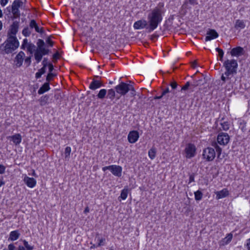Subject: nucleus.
Instances as JSON below:
<instances>
[{
  "mask_svg": "<svg viewBox=\"0 0 250 250\" xmlns=\"http://www.w3.org/2000/svg\"><path fill=\"white\" fill-rule=\"evenodd\" d=\"M223 66L225 68V71H227V74L229 73L237 74L238 63L236 60H227L224 62Z\"/></svg>",
  "mask_w": 250,
  "mask_h": 250,
  "instance_id": "6",
  "label": "nucleus"
},
{
  "mask_svg": "<svg viewBox=\"0 0 250 250\" xmlns=\"http://www.w3.org/2000/svg\"><path fill=\"white\" fill-rule=\"evenodd\" d=\"M244 48L241 46H237L232 48L230 54L232 56H240L244 54Z\"/></svg>",
  "mask_w": 250,
  "mask_h": 250,
  "instance_id": "17",
  "label": "nucleus"
},
{
  "mask_svg": "<svg viewBox=\"0 0 250 250\" xmlns=\"http://www.w3.org/2000/svg\"><path fill=\"white\" fill-rule=\"evenodd\" d=\"M6 167L2 165H0V174L5 173Z\"/></svg>",
  "mask_w": 250,
  "mask_h": 250,
  "instance_id": "53",
  "label": "nucleus"
},
{
  "mask_svg": "<svg viewBox=\"0 0 250 250\" xmlns=\"http://www.w3.org/2000/svg\"><path fill=\"white\" fill-rule=\"evenodd\" d=\"M196 150V148L194 144L191 143L188 144L185 148L186 157L187 158L193 157L195 155Z\"/></svg>",
  "mask_w": 250,
  "mask_h": 250,
  "instance_id": "10",
  "label": "nucleus"
},
{
  "mask_svg": "<svg viewBox=\"0 0 250 250\" xmlns=\"http://www.w3.org/2000/svg\"><path fill=\"white\" fill-rule=\"evenodd\" d=\"M122 167L120 166L111 165L110 171L115 176L120 177L122 176Z\"/></svg>",
  "mask_w": 250,
  "mask_h": 250,
  "instance_id": "14",
  "label": "nucleus"
},
{
  "mask_svg": "<svg viewBox=\"0 0 250 250\" xmlns=\"http://www.w3.org/2000/svg\"><path fill=\"white\" fill-rule=\"evenodd\" d=\"M170 85L171 86L172 89H176L178 85V84L176 82H173L171 83Z\"/></svg>",
  "mask_w": 250,
  "mask_h": 250,
  "instance_id": "56",
  "label": "nucleus"
},
{
  "mask_svg": "<svg viewBox=\"0 0 250 250\" xmlns=\"http://www.w3.org/2000/svg\"><path fill=\"white\" fill-rule=\"evenodd\" d=\"M246 24L243 20H237L234 24V28L236 30H240L245 28Z\"/></svg>",
  "mask_w": 250,
  "mask_h": 250,
  "instance_id": "25",
  "label": "nucleus"
},
{
  "mask_svg": "<svg viewBox=\"0 0 250 250\" xmlns=\"http://www.w3.org/2000/svg\"><path fill=\"white\" fill-rule=\"evenodd\" d=\"M49 99V96L48 95H45L41 97L39 100L40 102V105L41 106H44L48 104V102Z\"/></svg>",
  "mask_w": 250,
  "mask_h": 250,
  "instance_id": "28",
  "label": "nucleus"
},
{
  "mask_svg": "<svg viewBox=\"0 0 250 250\" xmlns=\"http://www.w3.org/2000/svg\"><path fill=\"white\" fill-rule=\"evenodd\" d=\"M128 194V189L127 188H124L122 191L121 193V195L119 198H121L123 200H125Z\"/></svg>",
  "mask_w": 250,
  "mask_h": 250,
  "instance_id": "37",
  "label": "nucleus"
},
{
  "mask_svg": "<svg viewBox=\"0 0 250 250\" xmlns=\"http://www.w3.org/2000/svg\"><path fill=\"white\" fill-rule=\"evenodd\" d=\"M50 89L49 83L46 82L40 88L38 93L39 94L41 95L48 91Z\"/></svg>",
  "mask_w": 250,
  "mask_h": 250,
  "instance_id": "24",
  "label": "nucleus"
},
{
  "mask_svg": "<svg viewBox=\"0 0 250 250\" xmlns=\"http://www.w3.org/2000/svg\"><path fill=\"white\" fill-rule=\"evenodd\" d=\"M19 46V41L16 36H10L0 46V53L2 55L12 53Z\"/></svg>",
  "mask_w": 250,
  "mask_h": 250,
  "instance_id": "2",
  "label": "nucleus"
},
{
  "mask_svg": "<svg viewBox=\"0 0 250 250\" xmlns=\"http://www.w3.org/2000/svg\"><path fill=\"white\" fill-rule=\"evenodd\" d=\"M37 48L34 53V57L36 63L40 62L42 59L43 56L48 55L50 50L45 47V44L42 39H38L37 42Z\"/></svg>",
  "mask_w": 250,
  "mask_h": 250,
  "instance_id": "3",
  "label": "nucleus"
},
{
  "mask_svg": "<svg viewBox=\"0 0 250 250\" xmlns=\"http://www.w3.org/2000/svg\"><path fill=\"white\" fill-rule=\"evenodd\" d=\"M0 4L2 6H4L7 4L8 2V0H0Z\"/></svg>",
  "mask_w": 250,
  "mask_h": 250,
  "instance_id": "58",
  "label": "nucleus"
},
{
  "mask_svg": "<svg viewBox=\"0 0 250 250\" xmlns=\"http://www.w3.org/2000/svg\"><path fill=\"white\" fill-rule=\"evenodd\" d=\"M212 146L216 149V151L218 154V157L219 158L222 152V148L219 146H218L216 143H214L213 144H212Z\"/></svg>",
  "mask_w": 250,
  "mask_h": 250,
  "instance_id": "40",
  "label": "nucleus"
},
{
  "mask_svg": "<svg viewBox=\"0 0 250 250\" xmlns=\"http://www.w3.org/2000/svg\"><path fill=\"white\" fill-rule=\"evenodd\" d=\"M20 233L18 230H13L10 232L8 240L15 241L19 238Z\"/></svg>",
  "mask_w": 250,
  "mask_h": 250,
  "instance_id": "23",
  "label": "nucleus"
},
{
  "mask_svg": "<svg viewBox=\"0 0 250 250\" xmlns=\"http://www.w3.org/2000/svg\"><path fill=\"white\" fill-rule=\"evenodd\" d=\"M60 55L58 52H56L53 55V58L54 59V62L57 61V60L59 58Z\"/></svg>",
  "mask_w": 250,
  "mask_h": 250,
  "instance_id": "52",
  "label": "nucleus"
},
{
  "mask_svg": "<svg viewBox=\"0 0 250 250\" xmlns=\"http://www.w3.org/2000/svg\"><path fill=\"white\" fill-rule=\"evenodd\" d=\"M203 157L208 162L212 161L215 157L214 149L211 147H207L203 150Z\"/></svg>",
  "mask_w": 250,
  "mask_h": 250,
  "instance_id": "8",
  "label": "nucleus"
},
{
  "mask_svg": "<svg viewBox=\"0 0 250 250\" xmlns=\"http://www.w3.org/2000/svg\"><path fill=\"white\" fill-rule=\"evenodd\" d=\"M23 4L22 0H15L12 4V14L13 17L12 19L19 18L20 17L21 14L19 8L21 7Z\"/></svg>",
  "mask_w": 250,
  "mask_h": 250,
  "instance_id": "7",
  "label": "nucleus"
},
{
  "mask_svg": "<svg viewBox=\"0 0 250 250\" xmlns=\"http://www.w3.org/2000/svg\"><path fill=\"white\" fill-rule=\"evenodd\" d=\"M83 212H84V213H86L87 212H89V208L87 207L86 208H85Z\"/></svg>",
  "mask_w": 250,
  "mask_h": 250,
  "instance_id": "64",
  "label": "nucleus"
},
{
  "mask_svg": "<svg viewBox=\"0 0 250 250\" xmlns=\"http://www.w3.org/2000/svg\"><path fill=\"white\" fill-rule=\"evenodd\" d=\"M31 56L28 57L25 59V61H24L25 63H26L27 64V66H29L31 64Z\"/></svg>",
  "mask_w": 250,
  "mask_h": 250,
  "instance_id": "50",
  "label": "nucleus"
},
{
  "mask_svg": "<svg viewBox=\"0 0 250 250\" xmlns=\"http://www.w3.org/2000/svg\"><path fill=\"white\" fill-rule=\"evenodd\" d=\"M22 241L23 243V246L26 248V249L28 250H33L34 249V246L30 245L26 240H23Z\"/></svg>",
  "mask_w": 250,
  "mask_h": 250,
  "instance_id": "44",
  "label": "nucleus"
},
{
  "mask_svg": "<svg viewBox=\"0 0 250 250\" xmlns=\"http://www.w3.org/2000/svg\"><path fill=\"white\" fill-rule=\"evenodd\" d=\"M24 181L26 185L31 188H34L36 185V181L33 178L25 177L24 179Z\"/></svg>",
  "mask_w": 250,
  "mask_h": 250,
  "instance_id": "21",
  "label": "nucleus"
},
{
  "mask_svg": "<svg viewBox=\"0 0 250 250\" xmlns=\"http://www.w3.org/2000/svg\"><path fill=\"white\" fill-rule=\"evenodd\" d=\"M19 27V22L18 21H14L10 27V33L15 36L16 34L18 31Z\"/></svg>",
  "mask_w": 250,
  "mask_h": 250,
  "instance_id": "22",
  "label": "nucleus"
},
{
  "mask_svg": "<svg viewBox=\"0 0 250 250\" xmlns=\"http://www.w3.org/2000/svg\"><path fill=\"white\" fill-rule=\"evenodd\" d=\"M156 154V148L155 147L151 148L148 152V156L151 160H153L155 158Z\"/></svg>",
  "mask_w": 250,
  "mask_h": 250,
  "instance_id": "30",
  "label": "nucleus"
},
{
  "mask_svg": "<svg viewBox=\"0 0 250 250\" xmlns=\"http://www.w3.org/2000/svg\"><path fill=\"white\" fill-rule=\"evenodd\" d=\"M172 99V97L170 96L169 94H167L166 95H165L162 98V102L163 103H167L169 100H171Z\"/></svg>",
  "mask_w": 250,
  "mask_h": 250,
  "instance_id": "46",
  "label": "nucleus"
},
{
  "mask_svg": "<svg viewBox=\"0 0 250 250\" xmlns=\"http://www.w3.org/2000/svg\"><path fill=\"white\" fill-rule=\"evenodd\" d=\"M170 92V91L169 88L167 87L166 89H165L163 91V92L162 93V96H164L165 95H166L167 94H169Z\"/></svg>",
  "mask_w": 250,
  "mask_h": 250,
  "instance_id": "54",
  "label": "nucleus"
},
{
  "mask_svg": "<svg viewBox=\"0 0 250 250\" xmlns=\"http://www.w3.org/2000/svg\"><path fill=\"white\" fill-rule=\"evenodd\" d=\"M230 140L229 134L227 133L220 132L218 134L217 141L220 145L225 146L228 144Z\"/></svg>",
  "mask_w": 250,
  "mask_h": 250,
  "instance_id": "9",
  "label": "nucleus"
},
{
  "mask_svg": "<svg viewBox=\"0 0 250 250\" xmlns=\"http://www.w3.org/2000/svg\"><path fill=\"white\" fill-rule=\"evenodd\" d=\"M188 4L191 5H197L198 4L197 0H185L182 7L186 8Z\"/></svg>",
  "mask_w": 250,
  "mask_h": 250,
  "instance_id": "31",
  "label": "nucleus"
},
{
  "mask_svg": "<svg viewBox=\"0 0 250 250\" xmlns=\"http://www.w3.org/2000/svg\"><path fill=\"white\" fill-rule=\"evenodd\" d=\"M216 51L218 52V56H219L220 57V59H219V60L221 62L223 61V56H224V51L223 50L219 48V47H217L216 49H215Z\"/></svg>",
  "mask_w": 250,
  "mask_h": 250,
  "instance_id": "43",
  "label": "nucleus"
},
{
  "mask_svg": "<svg viewBox=\"0 0 250 250\" xmlns=\"http://www.w3.org/2000/svg\"><path fill=\"white\" fill-rule=\"evenodd\" d=\"M245 246L248 250H250V238L247 240Z\"/></svg>",
  "mask_w": 250,
  "mask_h": 250,
  "instance_id": "57",
  "label": "nucleus"
},
{
  "mask_svg": "<svg viewBox=\"0 0 250 250\" xmlns=\"http://www.w3.org/2000/svg\"><path fill=\"white\" fill-rule=\"evenodd\" d=\"M139 138V132L136 130H132L129 132L127 136V139L130 143H136Z\"/></svg>",
  "mask_w": 250,
  "mask_h": 250,
  "instance_id": "12",
  "label": "nucleus"
},
{
  "mask_svg": "<svg viewBox=\"0 0 250 250\" xmlns=\"http://www.w3.org/2000/svg\"><path fill=\"white\" fill-rule=\"evenodd\" d=\"M216 196V199L219 200L228 196L229 194V190L227 188H223L222 190L215 192Z\"/></svg>",
  "mask_w": 250,
  "mask_h": 250,
  "instance_id": "20",
  "label": "nucleus"
},
{
  "mask_svg": "<svg viewBox=\"0 0 250 250\" xmlns=\"http://www.w3.org/2000/svg\"><path fill=\"white\" fill-rule=\"evenodd\" d=\"M106 93H107V91L106 89H101L100 90L99 93L97 95V96L99 99H103L105 97Z\"/></svg>",
  "mask_w": 250,
  "mask_h": 250,
  "instance_id": "35",
  "label": "nucleus"
},
{
  "mask_svg": "<svg viewBox=\"0 0 250 250\" xmlns=\"http://www.w3.org/2000/svg\"><path fill=\"white\" fill-rule=\"evenodd\" d=\"M90 244L92 245V246L90 247V249H93L97 247H99V246H97V245L93 244L91 242L90 243Z\"/></svg>",
  "mask_w": 250,
  "mask_h": 250,
  "instance_id": "63",
  "label": "nucleus"
},
{
  "mask_svg": "<svg viewBox=\"0 0 250 250\" xmlns=\"http://www.w3.org/2000/svg\"><path fill=\"white\" fill-rule=\"evenodd\" d=\"M115 89L117 94L121 96L125 95L129 91L132 96L135 95V90L133 85L127 84L124 82L120 83L115 87Z\"/></svg>",
  "mask_w": 250,
  "mask_h": 250,
  "instance_id": "5",
  "label": "nucleus"
},
{
  "mask_svg": "<svg viewBox=\"0 0 250 250\" xmlns=\"http://www.w3.org/2000/svg\"><path fill=\"white\" fill-rule=\"evenodd\" d=\"M190 84L191 88L195 87L200 84V83H199V81L194 80L192 83H190Z\"/></svg>",
  "mask_w": 250,
  "mask_h": 250,
  "instance_id": "48",
  "label": "nucleus"
},
{
  "mask_svg": "<svg viewBox=\"0 0 250 250\" xmlns=\"http://www.w3.org/2000/svg\"><path fill=\"white\" fill-rule=\"evenodd\" d=\"M163 96H162V94L160 96H155L154 97V100H159V99H162Z\"/></svg>",
  "mask_w": 250,
  "mask_h": 250,
  "instance_id": "62",
  "label": "nucleus"
},
{
  "mask_svg": "<svg viewBox=\"0 0 250 250\" xmlns=\"http://www.w3.org/2000/svg\"><path fill=\"white\" fill-rule=\"evenodd\" d=\"M102 86H103V83L101 80L93 79L92 81L89 84V87L90 89L94 90Z\"/></svg>",
  "mask_w": 250,
  "mask_h": 250,
  "instance_id": "16",
  "label": "nucleus"
},
{
  "mask_svg": "<svg viewBox=\"0 0 250 250\" xmlns=\"http://www.w3.org/2000/svg\"><path fill=\"white\" fill-rule=\"evenodd\" d=\"M203 193L199 190L194 192L195 199L196 201L201 200L203 198Z\"/></svg>",
  "mask_w": 250,
  "mask_h": 250,
  "instance_id": "36",
  "label": "nucleus"
},
{
  "mask_svg": "<svg viewBox=\"0 0 250 250\" xmlns=\"http://www.w3.org/2000/svg\"><path fill=\"white\" fill-rule=\"evenodd\" d=\"M48 59L47 58H44L42 62V64L43 65L42 67L46 68L47 66L48 65Z\"/></svg>",
  "mask_w": 250,
  "mask_h": 250,
  "instance_id": "49",
  "label": "nucleus"
},
{
  "mask_svg": "<svg viewBox=\"0 0 250 250\" xmlns=\"http://www.w3.org/2000/svg\"><path fill=\"white\" fill-rule=\"evenodd\" d=\"M36 46L32 43H29L28 44V46L27 47V49L28 52L32 55L34 52H35L36 50Z\"/></svg>",
  "mask_w": 250,
  "mask_h": 250,
  "instance_id": "34",
  "label": "nucleus"
},
{
  "mask_svg": "<svg viewBox=\"0 0 250 250\" xmlns=\"http://www.w3.org/2000/svg\"><path fill=\"white\" fill-rule=\"evenodd\" d=\"M52 36L48 37L46 40V42L47 44L48 47H53L54 45V42L51 40Z\"/></svg>",
  "mask_w": 250,
  "mask_h": 250,
  "instance_id": "45",
  "label": "nucleus"
},
{
  "mask_svg": "<svg viewBox=\"0 0 250 250\" xmlns=\"http://www.w3.org/2000/svg\"><path fill=\"white\" fill-rule=\"evenodd\" d=\"M49 72L53 73L52 71L54 70V66L52 63H49L48 65Z\"/></svg>",
  "mask_w": 250,
  "mask_h": 250,
  "instance_id": "55",
  "label": "nucleus"
},
{
  "mask_svg": "<svg viewBox=\"0 0 250 250\" xmlns=\"http://www.w3.org/2000/svg\"><path fill=\"white\" fill-rule=\"evenodd\" d=\"M57 76V74L54 73L49 72L46 76V82L49 83L50 82L53 80V78Z\"/></svg>",
  "mask_w": 250,
  "mask_h": 250,
  "instance_id": "38",
  "label": "nucleus"
},
{
  "mask_svg": "<svg viewBox=\"0 0 250 250\" xmlns=\"http://www.w3.org/2000/svg\"><path fill=\"white\" fill-rule=\"evenodd\" d=\"M115 89H110L107 91V98L110 99L111 101L113 100V99L115 98L116 93H115Z\"/></svg>",
  "mask_w": 250,
  "mask_h": 250,
  "instance_id": "32",
  "label": "nucleus"
},
{
  "mask_svg": "<svg viewBox=\"0 0 250 250\" xmlns=\"http://www.w3.org/2000/svg\"><path fill=\"white\" fill-rule=\"evenodd\" d=\"M25 56L24 53L21 51L16 56L15 58V62H16V66L17 67H20L23 62V57Z\"/></svg>",
  "mask_w": 250,
  "mask_h": 250,
  "instance_id": "18",
  "label": "nucleus"
},
{
  "mask_svg": "<svg viewBox=\"0 0 250 250\" xmlns=\"http://www.w3.org/2000/svg\"><path fill=\"white\" fill-rule=\"evenodd\" d=\"M149 24L147 21L145 20H139L134 22L133 27L135 29L146 28L149 32Z\"/></svg>",
  "mask_w": 250,
  "mask_h": 250,
  "instance_id": "11",
  "label": "nucleus"
},
{
  "mask_svg": "<svg viewBox=\"0 0 250 250\" xmlns=\"http://www.w3.org/2000/svg\"><path fill=\"white\" fill-rule=\"evenodd\" d=\"M191 84L189 82H187L186 83L182 86L181 91H185L189 89H191Z\"/></svg>",
  "mask_w": 250,
  "mask_h": 250,
  "instance_id": "39",
  "label": "nucleus"
},
{
  "mask_svg": "<svg viewBox=\"0 0 250 250\" xmlns=\"http://www.w3.org/2000/svg\"><path fill=\"white\" fill-rule=\"evenodd\" d=\"M166 12L163 2H159L157 6L151 9L147 14V21L149 24V32L156 29L162 22L163 17Z\"/></svg>",
  "mask_w": 250,
  "mask_h": 250,
  "instance_id": "1",
  "label": "nucleus"
},
{
  "mask_svg": "<svg viewBox=\"0 0 250 250\" xmlns=\"http://www.w3.org/2000/svg\"><path fill=\"white\" fill-rule=\"evenodd\" d=\"M219 35L214 29H209L205 37V41L208 42L218 38Z\"/></svg>",
  "mask_w": 250,
  "mask_h": 250,
  "instance_id": "15",
  "label": "nucleus"
},
{
  "mask_svg": "<svg viewBox=\"0 0 250 250\" xmlns=\"http://www.w3.org/2000/svg\"><path fill=\"white\" fill-rule=\"evenodd\" d=\"M97 239V241L98 242L97 246L101 247L105 245V239L103 237H100L99 233L96 234L95 239Z\"/></svg>",
  "mask_w": 250,
  "mask_h": 250,
  "instance_id": "29",
  "label": "nucleus"
},
{
  "mask_svg": "<svg viewBox=\"0 0 250 250\" xmlns=\"http://www.w3.org/2000/svg\"><path fill=\"white\" fill-rule=\"evenodd\" d=\"M8 139L12 141L15 145L17 146L21 143L22 137L20 134L17 133L12 136H9Z\"/></svg>",
  "mask_w": 250,
  "mask_h": 250,
  "instance_id": "19",
  "label": "nucleus"
},
{
  "mask_svg": "<svg viewBox=\"0 0 250 250\" xmlns=\"http://www.w3.org/2000/svg\"><path fill=\"white\" fill-rule=\"evenodd\" d=\"M5 184V182L3 181V177L0 176V187Z\"/></svg>",
  "mask_w": 250,
  "mask_h": 250,
  "instance_id": "61",
  "label": "nucleus"
},
{
  "mask_svg": "<svg viewBox=\"0 0 250 250\" xmlns=\"http://www.w3.org/2000/svg\"><path fill=\"white\" fill-rule=\"evenodd\" d=\"M220 125L222 126V128L224 131H227L229 128V124L228 122H224L221 123Z\"/></svg>",
  "mask_w": 250,
  "mask_h": 250,
  "instance_id": "41",
  "label": "nucleus"
},
{
  "mask_svg": "<svg viewBox=\"0 0 250 250\" xmlns=\"http://www.w3.org/2000/svg\"><path fill=\"white\" fill-rule=\"evenodd\" d=\"M71 151V148L70 146H67L65 148L64 151V155H65V159H68L70 156V154Z\"/></svg>",
  "mask_w": 250,
  "mask_h": 250,
  "instance_id": "42",
  "label": "nucleus"
},
{
  "mask_svg": "<svg viewBox=\"0 0 250 250\" xmlns=\"http://www.w3.org/2000/svg\"><path fill=\"white\" fill-rule=\"evenodd\" d=\"M232 234L230 233L227 234V236L221 240V245H225L228 244L231 241Z\"/></svg>",
  "mask_w": 250,
  "mask_h": 250,
  "instance_id": "26",
  "label": "nucleus"
},
{
  "mask_svg": "<svg viewBox=\"0 0 250 250\" xmlns=\"http://www.w3.org/2000/svg\"><path fill=\"white\" fill-rule=\"evenodd\" d=\"M46 72V68L42 67L41 69H39L38 72L35 74V77L37 79L41 77L42 75L44 74Z\"/></svg>",
  "mask_w": 250,
  "mask_h": 250,
  "instance_id": "33",
  "label": "nucleus"
},
{
  "mask_svg": "<svg viewBox=\"0 0 250 250\" xmlns=\"http://www.w3.org/2000/svg\"><path fill=\"white\" fill-rule=\"evenodd\" d=\"M11 12L12 13V6H8L4 10V13L7 15H10Z\"/></svg>",
  "mask_w": 250,
  "mask_h": 250,
  "instance_id": "47",
  "label": "nucleus"
},
{
  "mask_svg": "<svg viewBox=\"0 0 250 250\" xmlns=\"http://www.w3.org/2000/svg\"><path fill=\"white\" fill-rule=\"evenodd\" d=\"M28 250L26 248L23 247V246L20 245L19 247L17 248L14 244H10L8 246V250Z\"/></svg>",
  "mask_w": 250,
  "mask_h": 250,
  "instance_id": "27",
  "label": "nucleus"
},
{
  "mask_svg": "<svg viewBox=\"0 0 250 250\" xmlns=\"http://www.w3.org/2000/svg\"><path fill=\"white\" fill-rule=\"evenodd\" d=\"M236 74L229 73H227V71H225L224 73H223L221 77V80L222 81L221 85L228 83L229 84L231 83V78Z\"/></svg>",
  "mask_w": 250,
  "mask_h": 250,
  "instance_id": "13",
  "label": "nucleus"
},
{
  "mask_svg": "<svg viewBox=\"0 0 250 250\" xmlns=\"http://www.w3.org/2000/svg\"><path fill=\"white\" fill-rule=\"evenodd\" d=\"M194 181V175L193 174H190L189 177V183Z\"/></svg>",
  "mask_w": 250,
  "mask_h": 250,
  "instance_id": "59",
  "label": "nucleus"
},
{
  "mask_svg": "<svg viewBox=\"0 0 250 250\" xmlns=\"http://www.w3.org/2000/svg\"><path fill=\"white\" fill-rule=\"evenodd\" d=\"M34 29L35 31L37 33H39L41 34L44 33V30L43 27H39L36 21L35 20H31L29 24V26H26L23 28L22 31V34L26 37H29L32 31V30Z\"/></svg>",
  "mask_w": 250,
  "mask_h": 250,
  "instance_id": "4",
  "label": "nucleus"
},
{
  "mask_svg": "<svg viewBox=\"0 0 250 250\" xmlns=\"http://www.w3.org/2000/svg\"><path fill=\"white\" fill-rule=\"evenodd\" d=\"M110 168H111V165L109 166H106V167H103L102 168V170L103 171H105L106 170H109L110 171Z\"/></svg>",
  "mask_w": 250,
  "mask_h": 250,
  "instance_id": "60",
  "label": "nucleus"
},
{
  "mask_svg": "<svg viewBox=\"0 0 250 250\" xmlns=\"http://www.w3.org/2000/svg\"><path fill=\"white\" fill-rule=\"evenodd\" d=\"M28 44H29V43L28 42L27 39H24L23 40V41L22 44L21 46V48L23 49H24L25 45H27L28 46Z\"/></svg>",
  "mask_w": 250,
  "mask_h": 250,
  "instance_id": "51",
  "label": "nucleus"
}]
</instances>
